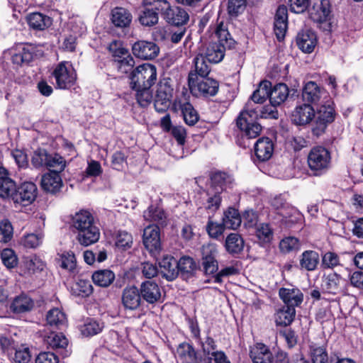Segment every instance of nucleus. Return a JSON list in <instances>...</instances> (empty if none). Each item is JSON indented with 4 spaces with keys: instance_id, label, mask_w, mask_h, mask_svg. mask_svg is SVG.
Masks as SVG:
<instances>
[{
    "instance_id": "6e6d98bb",
    "label": "nucleus",
    "mask_w": 363,
    "mask_h": 363,
    "mask_svg": "<svg viewBox=\"0 0 363 363\" xmlns=\"http://www.w3.org/2000/svg\"><path fill=\"white\" fill-rule=\"evenodd\" d=\"M341 277L337 273H330L325 278V286L330 294H336L340 289Z\"/></svg>"
},
{
    "instance_id": "f8f14e48",
    "label": "nucleus",
    "mask_w": 363,
    "mask_h": 363,
    "mask_svg": "<svg viewBox=\"0 0 363 363\" xmlns=\"http://www.w3.org/2000/svg\"><path fill=\"white\" fill-rule=\"evenodd\" d=\"M172 89L167 83H160L154 101L155 110L159 113L165 112L170 106Z\"/></svg>"
},
{
    "instance_id": "49530a36",
    "label": "nucleus",
    "mask_w": 363,
    "mask_h": 363,
    "mask_svg": "<svg viewBox=\"0 0 363 363\" xmlns=\"http://www.w3.org/2000/svg\"><path fill=\"white\" fill-rule=\"evenodd\" d=\"M139 22L143 26L152 27L157 24L159 21V16L157 12H154L152 9L145 6L144 9L140 12Z\"/></svg>"
},
{
    "instance_id": "e433bc0d",
    "label": "nucleus",
    "mask_w": 363,
    "mask_h": 363,
    "mask_svg": "<svg viewBox=\"0 0 363 363\" xmlns=\"http://www.w3.org/2000/svg\"><path fill=\"white\" fill-rule=\"evenodd\" d=\"M114 279V273L108 269L99 270L92 274V280L94 283L101 287H107L110 286Z\"/></svg>"
},
{
    "instance_id": "393cba45",
    "label": "nucleus",
    "mask_w": 363,
    "mask_h": 363,
    "mask_svg": "<svg viewBox=\"0 0 363 363\" xmlns=\"http://www.w3.org/2000/svg\"><path fill=\"white\" fill-rule=\"evenodd\" d=\"M41 185L45 191L56 194L62 188V181L59 174L49 172L43 176Z\"/></svg>"
},
{
    "instance_id": "37998d69",
    "label": "nucleus",
    "mask_w": 363,
    "mask_h": 363,
    "mask_svg": "<svg viewBox=\"0 0 363 363\" xmlns=\"http://www.w3.org/2000/svg\"><path fill=\"white\" fill-rule=\"evenodd\" d=\"M44 342L52 349L65 348L68 345L67 339L62 333H51L45 337Z\"/></svg>"
},
{
    "instance_id": "a878e982",
    "label": "nucleus",
    "mask_w": 363,
    "mask_h": 363,
    "mask_svg": "<svg viewBox=\"0 0 363 363\" xmlns=\"http://www.w3.org/2000/svg\"><path fill=\"white\" fill-rule=\"evenodd\" d=\"M211 185L209 189L218 191L220 194L227 188H230L233 183L231 177L221 172L213 173L211 176Z\"/></svg>"
},
{
    "instance_id": "6ab92c4d",
    "label": "nucleus",
    "mask_w": 363,
    "mask_h": 363,
    "mask_svg": "<svg viewBox=\"0 0 363 363\" xmlns=\"http://www.w3.org/2000/svg\"><path fill=\"white\" fill-rule=\"evenodd\" d=\"M317 43L315 33L311 30L300 31L296 36V45L300 50L306 53H311Z\"/></svg>"
},
{
    "instance_id": "338daca9",
    "label": "nucleus",
    "mask_w": 363,
    "mask_h": 363,
    "mask_svg": "<svg viewBox=\"0 0 363 363\" xmlns=\"http://www.w3.org/2000/svg\"><path fill=\"white\" fill-rule=\"evenodd\" d=\"M38 189L33 182H24V202L31 204L36 199Z\"/></svg>"
},
{
    "instance_id": "680f3d73",
    "label": "nucleus",
    "mask_w": 363,
    "mask_h": 363,
    "mask_svg": "<svg viewBox=\"0 0 363 363\" xmlns=\"http://www.w3.org/2000/svg\"><path fill=\"white\" fill-rule=\"evenodd\" d=\"M226 227L223 223H218L211 220H208L206 225V231L208 235L213 239H218L223 233Z\"/></svg>"
},
{
    "instance_id": "1a4fd4ad",
    "label": "nucleus",
    "mask_w": 363,
    "mask_h": 363,
    "mask_svg": "<svg viewBox=\"0 0 363 363\" xmlns=\"http://www.w3.org/2000/svg\"><path fill=\"white\" fill-rule=\"evenodd\" d=\"M132 51L135 57L148 60L157 57L160 48L154 42L139 40L133 44Z\"/></svg>"
},
{
    "instance_id": "774afa93",
    "label": "nucleus",
    "mask_w": 363,
    "mask_h": 363,
    "mask_svg": "<svg viewBox=\"0 0 363 363\" xmlns=\"http://www.w3.org/2000/svg\"><path fill=\"white\" fill-rule=\"evenodd\" d=\"M1 260L8 268H13L17 264V258L11 249H4L1 253Z\"/></svg>"
},
{
    "instance_id": "aec40b11",
    "label": "nucleus",
    "mask_w": 363,
    "mask_h": 363,
    "mask_svg": "<svg viewBox=\"0 0 363 363\" xmlns=\"http://www.w3.org/2000/svg\"><path fill=\"white\" fill-rule=\"evenodd\" d=\"M189 16L186 11L179 6H171L164 13V20L171 25L179 26L184 25L189 21Z\"/></svg>"
},
{
    "instance_id": "4be33fe9",
    "label": "nucleus",
    "mask_w": 363,
    "mask_h": 363,
    "mask_svg": "<svg viewBox=\"0 0 363 363\" xmlns=\"http://www.w3.org/2000/svg\"><path fill=\"white\" fill-rule=\"evenodd\" d=\"M162 277L167 281L174 280L179 275L177 260L172 256H164L160 262Z\"/></svg>"
},
{
    "instance_id": "2eb2a0df",
    "label": "nucleus",
    "mask_w": 363,
    "mask_h": 363,
    "mask_svg": "<svg viewBox=\"0 0 363 363\" xmlns=\"http://www.w3.org/2000/svg\"><path fill=\"white\" fill-rule=\"evenodd\" d=\"M315 117V111L308 104L297 106L291 114V121L298 125H305L310 123Z\"/></svg>"
},
{
    "instance_id": "603ef678",
    "label": "nucleus",
    "mask_w": 363,
    "mask_h": 363,
    "mask_svg": "<svg viewBox=\"0 0 363 363\" xmlns=\"http://www.w3.org/2000/svg\"><path fill=\"white\" fill-rule=\"evenodd\" d=\"M143 4L149 9H152L157 15L161 13L164 18V13L169 9L170 4L167 0H143Z\"/></svg>"
},
{
    "instance_id": "39448f33",
    "label": "nucleus",
    "mask_w": 363,
    "mask_h": 363,
    "mask_svg": "<svg viewBox=\"0 0 363 363\" xmlns=\"http://www.w3.org/2000/svg\"><path fill=\"white\" fill-rule=\"evenodd\" d=\"M335 118V111L333 102L328 101L322 104L315 112L314 121L312 123L311 131L313 135L319 137L325 133L328 125Z\"/></svg>"
},
{
    "instance_id": "e2e57ef3",
    "label": "nucleus",
    "mask_w": 363,
    "mask_h": 363,
    "mask_svg": "<svg viewBox=\"0 0 363 363\" xmlns=\"http://www.w3.org/2000/svg\"><path fill=\"white\" fill-rule=\"evenodd\" d=\"M13 237V227L11 223L4 220L0 222V242H7Z\"/></svg>"
},
{
    "instance_id": "20e7f679",
    "label": "nucleus",
    "mask_w": 363,
    "mask_h": 363,
    "mask_svg": "<svg viewBox=\"0 0 363 363\" xmlns=\"http://www.w3.org/2000/svg\"><path fill=\"white\" fill-rule=\"evenodd\" d=\"M188 84L192 94L204 97L215 96L219 89L218 82L206 77L199 78L194 72L189 74Z\"/></svg>"
},
{
    "instance_id": "5701e85b",
    "label": "nucleus",
    "mask_w": 363,
    "mask_h": 363,
    "mask_svg": "<svg viewBox=\"0 0 363 363\" xmlns=\"http://www.w3.org/2000/svg\"><path fill=\"white\" fill-rule=\"evenodd\" d=\"M279 294L286 304L285 307L288 308H295L302 303L303 299V295L298 289L281 288L279 289Z\"/></svg>"
},
{
    "instance_id": "c85d7f7f",
    "label": "nucleus",
    "mask_w": 363,
    "mask_h": 363,
    "mask_svg": "<svg viewBox=\"0 0 363 363\" xmlns=\"http://www.w3.org/2000/svg\"><path fill=\"white\" fill-rule=\"evenodd\" d=\"M224 246L229 254L238 255L243 250L245 241L240 234L231 233L226 237Z\"/></svg>"
},
{
    "instance_id": "c03bdc74",
    "label": "nucleus",
    "mask_w": 363,
    "mask_h": 363,
    "mask_svg": "<svg viewBox=\"0 0 363 363\" xmlns=\"http://www.w3.org/2000/svg\"><path fill=\"white\" fill-rule=\"evenodd\" d=\"M206 60V57L199 52L194 60V72L196 74L199 78L207 77L211 71L210 67ZM191 72H193V70Z\"/></svg>"
},
{
    "instance_id": "a19ab883",
    "label": "nucleus",
    "mask_w": 363,
    "mask_h": 363,
    "mask_svg": "<svg viewBox=\"0 0 363 363\" xmlns=\"http://www.w3.org/2000/svg\"><path fill=\"white\" fill-rule=\"evenodd\" d=\"M47 323L51 327L60 328L66 323L65 314L57 308L50 309L46 315Z\"/></svg>"
},
{
    "instance_id": "58836bf2",
    "label": "nucleus",
    "mask_w": 363,
    "mask_h": 363,
    "mask_svg": "<svg viewBox=\"0 0 363 363\" xmlns=\"http://www.w3.org/2000/svg\"><path fill=\"white\" fill-rule=\"evenodd\" d=\"M296 310L293 307H283L279 310L275 315V323L277 325L287 326L294 320Z\"/></svg>"
},
{
    "instance_id": "9d476101",
    "label": "nucleus",
    "mask_w": 363,
    "mask_h": 363,
    "mask_svg": "<svg viewBox=\"0 0 363 363\" xmlns=\"http://www.w3.org/2000/svg\"><path fill=\"white\" fill-rule=\"evenodd\" d=\"M77 230V240L84 246H89L96 242L100 237L99 228L95 225L94 220L83 227L75 229Z\"/></svg>"
},
{
    "instance_id": "864d4df0",
    "label": "nucleus",
    "mask_w": 363,
    "mask_h": 363,
    "mask_svg": "<svg viewBox=\"0 0 363 363\" xmlns=\"http://www.w3.org/2000/svg\"><path fill=\"white\" fill-rule=\"evenodd\" d=\"M104 328L102 323L95 320H90L81 328V333L84 336L89 337L99 334Z\"/></svg>"
},
{
    "instance_id": "ea45409f",
    "label": "nucleus",
    "mask_w": 363,
    "mask_h": 363,
    "mask_svg": "<svg viewBox=\"0 0 363 363\" xmlns=\"http://www.w3.org/2000/svg\"><path fill=\"white\" fill-rule=\"evenodd\" d=\"M242 223L240 215L238 210L234 208H229L225 213L223 218V223L229 229L238 228Z\"/></svg>"
},
{
    "instance_id": "b1692460",
    "label": "nucleus",
    "mask_w": 363,
    "mask_h": 363,
    "mask_svg": "<svg viewBox=\"0 0 363 363\" xmlns=\"http://www.w3.org/2000/svg\"><path fill=\"white\" fill-rule=\"evenodd\" d=\"M132 14L126 9L116 7L111 10V21L118 28H123L128 27L132 22Z\"/></svg>"
},
{
    "instance_id": "7c9ffc66",
    "label": "nucleus",
    "mask_w": 363,
    "mask_h": 363,
    "mask_svg": "<svg viewBox=\"0 0 363 363\" xmlns=\"http://www.w3.org/2000/svg\"><path fill=\"white\" fill-rule=\"evenodd\" d=\"M27 21L30 28L34 30H43L52 24V19L41 13H33L27 16Z\"/></svg>"
},
{
    "instance_id": "2f4dec72",
    "label": "nucleus",
    "mask_w": 363,
    "mask_h": 363,
    "mask_svg": "<svg viewBox=\"0 0 363 363\" xmlns=\"http://www.w3.org/2000/svg\"><path fill=\"white\" fill-rule=\"evenodd\" d=\"M177 353L184 363H199L201 361V357L193 346L188 343L180 344L177 349Z\"/></svg>"
},
{
    "instance_id": "c756f323",
    "label": "nucleus",
    "mask_w": 363,
    "mask_h": 363,
    "mask_svg": "<svg viewBox=\"0 0 363 363\" xmlns=\"http://www.w3.org/2000/svg\"><path fill=\"white\" fill-rule=\"evenodd\" d=\"M324 93L323 90L315 82L311 81L305 84L302 91V97L304 101L315 104L319 101Z\"/></svg>"
},
{
    "instance_id": "4468645a",
    "label": "nucleus",
    "mask_w": 363,
    "mask_h": 363,
    "mask_svg": "<svg viewBox=\"0 0 363 363\" xmlns=\"http://www.w3.org/2000/svg\"><path fill=\"white\" fill-rule=\"evenodd\" d=\"M121 302L125 309L137 310L142 303L139 289L135 286L125 287L122 291Z\"/></svg>"
},
{
    "instance_id": "423d86ee",
    "label": "nucleus",
    "mask_w": 363,
    "mask_h": 363,
    "mask_svg": "<svg viewBox=\"0 0 363 363\" xmlns=\"http://www.w3.org/2000/svg\"><path fill=\"white\" fill-rule=\"evenodd\" d=\"M311 7H308L310 18L323 31H330V5L329 0H312Z\"/></svg>"
},
{
    "instance_id": "412c9836",
    "label": "nucleus",
    "mask_w": 363,
    "mask_h": 363,
    "mask_svg": "<svg viewBox=\"0 0 363 363\" xmlns=\"http://www.w3.org/2000/svg\"><path fill=\"white\" fill-rule=\"evenodd\" d=\"M255 152L259 161H267L274 152L273 142L269 138H259L255 145Z\"/></svg>"
},
{
    "instance_id": "473e14b6",
    "label": "nucleus",
    "mask_w": 363,
    "mask_h": 363,
    "mask_svg": "<svg viewBox=\"0 0 363 363\" xmlns=\"http://www.w3.org/2000/svg\"><path fill=\"white\" fill-rule=\"evenodd\" d=\"M271 85L272 83L269 81H262L259 83V87L253 92L247 101H252L255 104L260 106L267 98H269Z\"/></svg>"
},
{
    "instance_id": "f3484780",
    "label": "nucleus",
    "mask_w": 363,
    "mask_h": 363,
    "mask_svg": "<svg viewBox=\"0 0 363 363\" xmlns=\"http://www.w3.org/2000/svg\"><path fill=\"white\" fill-rule=\"evenodd\" d=\"M114 56L116 57L115 63L118 70L123 74L130 73V77L132 72L134 71L135 60L128 53V50L119 48L116 50Z\"/></svg>"
},
{
    "instance_id": "a211bd4d",
    "label": "nucleus",
    "mask_w": 363,
    "mask_h": 363,
    "mask_svg": "<svg viewBox=\"0 0 363 363\" xmlns=\"http://www.w3.org/2000/svg\"><path fill=\"white\" fill-rule=\"evenodd\" d=\"M216 250L212 245L202 247V267L205 274H213L218 269V264L216 259Z\"/></svg>"
},
{
    "instance_id": "a18cd8bd",
    "label": "nucleus",
    "mask_w": 363,
    "mask_h": 363,
    "mask_svg": "<svg viewBox=\"0 0 363 363\" xmlns=\"http://www.w3.org/2000/svg\"><path fill=\"white\" fill-rule=\"evenodd\" d=\"M66 166L65 159L58 154H49L46 167L49 169L50 172L60 174Z\"/></svg>"
},
{
    "instance_id": "bb28decb",
    "label": "nucleus",
    "mask_w": 363,
    "mask_h": 363,
    "mask_svg": "<svg viewBox=\"0 0 363 363\" xmlns=\"http://www.w3.org/2000/svg\"><path fill=\"white\" fill-rule=\"evenodd\" d=\"M289 87L284 83L276 84L269 89V101L274 106H280L289 96Z\"/></svg>"
},
{
    "instance_id": "de8ad7c7",
    "label": "nucleus",
    "mask_w": 363,
    "mask_h": 363,
    "mask_svg": "<svg viewBox=\"0 0 363 363\" xmlns=\"http://www.w3.org/2000/svg\"><path fill=\"white\" fill-rule=\"evenodd\" d=\"M181 110L184 120L187 125L191 126L198 122L199 113L190 103L186 102L182 104Z\"/></svg>"
},
{
    "instance_id": "79ce46f5",
    "label": "nucleus",
    "mask_w": 363,
    "mask_h": 363,
    "mask_svg": "<svg viewBox=\"0 0 363 363\" xmlns=\"http://www.w3.org/2000/svg\"><path fill=\"white\" fill-rule=\"evenodd\" d=\"M250 103L252 108L255 109L257 114V118H278L279 113L277 110V106H274L272 104L265 106H261L259 105L255 104L252 101H247Z\"/></svg>"
},
{
    "instance_id": "f03ea898",
    "label": "nucleus",
    "mask_w": 363,
    "mask_h": 363,
    "mask_svg": "<svg viewBox=\"0 0 363 363\" xmlns=\"http://www.w3.org/2000/svg\"><path fill=\"white\" fill-rule=\"evenodd\" d=\"M257 114L250 103H246L236 120L238 128L248 138H257L262 131V126L257 122Z\"/></svg>"
},
{
    "instance_id": "13d9d810",
    "label": "nucleus",
    "mask_w": 363,
    "mask_h": 363,
    "mask_svg": "<svg viewBox=\"0 0 363 363\" xmlns=\"http://www.w3.org/2000/svg\"><path fill=\"white\" fill-rule=\"evenodd\" d=\"M208 199L206 200V209L211 212H215L220 206L221 196L220 193L218 191H214L208 189L207 191Z\"/></svg>"
},
{
    "instance_id": "f257e3e1",
    "label": "nucleus",
    "mask_w": 363,
    "mask_h": 363,
    "mask_svg": "<svg viewBox=\"0 0 363 363\" xmlns=\"http://www.w3.org/2000/svg\"><path fill=\"white\" fill-rule=\"evenodd\" d=\"M218 42H211L199 49V52L204 55L208 62L218 63L225 56L226 49L235 48L236 42L230 36L227 26L220 22L215 30Z\"/></svg>"
},
{
    "instance_id": "cd10ccee",
    "label": "nucleus",
    "mask_w": 363,
    "mask_h": 363,
    "mask_svg": "<svg viewBox=\"0 0 363 363\" xmlns=\"http://www.w3.org/2000/svg\"><path fill=\"white\" fill-rule=\"evenodd\" d=\"M253 363H272V354L262 343H257L250 351Z\"/></svg>"
},
{
    "instance_id": "bf43d9fd",
    "label": "nucleus",
    "mask_w": 363,
    "mask_h": 363,
    "mask_svg": "<svg viewBox=\"0 0 363 363\" xmlns=\"http://www.w3.org/2000/svg\"><path fill=\"white\" fill-rule=\"evenodd\" d=\"M16 186L11 179H6L0 182V196L2 198L12 197L16 194Z\"/></svg>"
},
{
    "instance_id": "0e129e2a",
    "label": "nucleus",
    "mask_w": 363,
    "mask_h": 363,
    "mask_svg": "<svg viewBox=\"0 0 363 363\" xmlns=\"http://www.w3.org/2000/svg\"><path fill=\"white\" fill-rule=\"evenodd\" d=\"M299 240L294 237H288L281 240L279 248L284 253L289 252L292 250L299 248Z\"/></svg>"
},
{
    "instance_id": "6e6552de",
    "label": "nucleus",
    "mask_w": 363,
    "mask_h": 363,
    "mask_svg": "<svg viewBox=\"0 0 363 363\" xmlns=\"http://www.w3.org/2000/svg\"><path fill=\"white\" fill-rule=\"evenodd\" d=\"M330 155L325 147H313L308 155V164L315 175H320L329 167Z\"/></svg>"
},
{
    "instance_id": "c9c22d12",
    "label": "nucleus",
    "mask_w": 363,
    "mask_h": 363,
    "mask_svg": "<svg viewBox=\"0 0 363 363\" xmlns=\"http://www.w3.org/2000/svg\"><path fill=\"white\" fill-rule=\"evenodd\" d=\"M143 216L145 220L150 222H155L158 225H164L166 224V214L163 209L159 206L151 205L147 210L144 212Z\"/></svg>"
},
{
    "instance_id": "4d7b16f0",
    "label": "nucleus",
    "mask_w": 363,
    "mask_h": 363,
    "mask_svg": "<svg viewBox=\"0 0 363 363\" xmlns=\"http://www.w3.org/2000/svg\"><path fill=\"white\" fill-rule=\"evenodd\" d=\"M313 363H328V357L324 347L312 345L310 347Z\"/></svg>"
},
{
    "instance_id": "7ed1b4c3",
    "label": "nucleus",
    "mask_w": 363,
    "mask_h": 363,
    "mask_svg": "<svg viewBox=\"0 0 363 363\" xmlns=\"http://www.w3.org/2000/svg\"><path fill=\"white\" fill-rule=\"evenodd\" d=\"M130 79L133 89L150 88L157 81V68L149 63L143 64L132 72Z\"/></svg>"
},
{
    "instance_id": "5fc2aeb1",
    "label": "nucleus",
    "mask_w": 363,
    "mask_h": 363,
    "mask_svg": "<svg viewBox=\"0 0 363 363\" xmlns=\"http://www.w3.org/2000/svg\"><path fill=\"white\" fill-rule=\"evenodd\" d=\"M247 6V0H228V13L230 18H236L242 13Z\"/></svg>"
},
{
    "instance_id": "dca6fc26",
    "label": "nucleus",
    "mask_w": 363,
    "mask_h": 363,
    "mask_svg": "<svg viewBox=\"0 0 363 363\" xmlns=\"http://www.w3.org/2000/svg\"><path fill=\"white\" fill-rule=\"evenodd\" d=\"M287 28L288 11L285 6L281 5L277 9L274 22V31L279 41L284 38Z\"/></svg>"
},
{
    "instance_id": "f704fd0d",
    "label": "nucleus",
    "mask_w": 363,
    "mask_h": 363,
    "mask_svg": "<svg viewBox=\"0 0 363 363\" xmlns=\"http://www.w3.org/2000/svg\"><path fill=\"white\" fill-rule=\"evenodd\" d=\"M179 274L182 277L186 279L192 277L196 270V264L194 260L190 257H182L177 261Z\"/></svg>"
},
{
    "instance_id": "3c124183",
    "label": "nucleus",
    "mask_w": 363,
    "mask_h": 363,
    "mask_svg": "<svg viewBox=\"0 0 363 363\" xmlns=\"http://www.w3.org/2000/svg\"><path fill=\"white\" fill-rule=\"evenodd\" d=\"M60 266L70 272H74L77 267V260L74 253L66 252L60 255Z\"/></svg>"
},
{
    "instance_id": "ddd939ff",
    "label": "nucleus",
    "mask_w": 363,
    "mask_h": 363,
    "mask_svg": "<svg viewBox=\"0 0 363 363\" xmlns=\"http://www.w3.org/2000/svg\"><path fill=\"white\" fill-rule=\"evenodd\" d=\"M143 243L150 252L160 251L161 249L160 234L158 225H150L144 229Z\"/></svg>"
},
{
    "instance_id": "0eeeda50",
    "label": "nucleus",
    "mask_w": 363,
    "mask_h": 363,
    "mask_svg": "<svg viewBox=\"0 0 363 363\" xmlns=\"http://www.w3.org/2000/svg\"><path fill=\"white\" fill-rule=\"evenodd\" d=\"M52 75L55 79L56 87L61 89H68L74 85L77 80V73L72 65L68 62H61L54 71Z\"/></svg>"
},
{
    "instance_id": "8fccbe9b",
    "label": "nucleus",
    "mask_w": 363,
    "mask_h": 363,
    "mask_svg": "<svg viewBox=\"0 0 363 363\" xmlns=\"http://www.w3.org/2000/svg\"><path fill=\"white\" fill-rule=\"evenodd\" d=\"M94 217L92 214L84 210H82L74 214L72 217V227L74 229L83 227L89 223L93 222Z\"/></svg>"
},
{
    "instance_id": "72a5a7b5",
    "label": "nucleus",
    "mask_w": 363,
    "mask_h": 363,
    "mask_svg": "<svg viewBox=\"0 0 363 363\" xmlns=\"http://www.w3.org/2000/svg\"><path fill=\"white\" fill-rule=\"evenodd\" d=\"M320 261L319 255L313 250H306L301 255L300 266L301 269L307 271H313L316 269Z\"/></svg>"
},
{
    "instance_id": "09e8293b",
    "label": "nucleus",
    "mask_w": 363,
    "mask_h": 363,
    "mask_svg": "<svg viewBox=\"0 0 363 363\" xmlns=\"http://www.w3.org/2000/svg\"><path fill=\"white\" fill-rule=\"evenodd\" d=\"M44 262L36 256L30 257L24 262V274H36L43 270Z\"/></svg>"
},
{
    "instance_id": "9b49d317",
    "label": "nucleus",
    "mask_w": 363,
    "mask_h": 363,
    "mask_svg": "<svg viewBox=\"0 0 363 363\" xmlns=\"http://www.w3.org/2000/svg\"><path fill=\"white\" fill-rule=\"evenodd\" d=\"M141 298L150 304L160 302L162 298V291L159 285L154 281H143L139 289Z\"/></svg>"
},
{
    "instance_id": "052dcab7",
    "label": "nucleus",
    "mask_w": 363,
    "mask_h": 363,
    "mask_svg": "<svg viewBox=\"0 0 363 363\" xmlns=\"http://www.w3.org/2000/svg\"><path fill=\"white\" fill-rule=\"evenodd\" d=\"M340 265V257L335 252H327L322 257L321 267L323 269H334Z\"/></svg>"
},
{
    "instance_id": "4c0bfd02",
    "label": "nucleus",
    "mask_w": 363,
    "mask_h": 363,
    "mask_svg": "<svg viewBox=\"0 0 363 363\" xmlns=\"http://www.w3.org/2000/svg\"><path fill=\"white\" fill-rule=\"evenodd\" d=\"M273 230L268 223H259L255 227V236L262 245L269 243L273 239Z\"/></svg>"
},
{
    "instance_id": "69168bd1",
    "label": "nucleus",
    "mask_w": 363,
    "mask_h": 363,
    "mask_svg": "<svg viewBox=\"0 0 363 363\" xmlns=\"http://www.w3.org/2000/svg\"><path fill=\"white\" fill-rule=\"evenodd\" d=\"M150 88H145V89H134L137 93H136V99L138 102V104L143 107L147 106L149 105L152 101V94L151 91L150 90Z\"/></svg>"
}]
</instances>
